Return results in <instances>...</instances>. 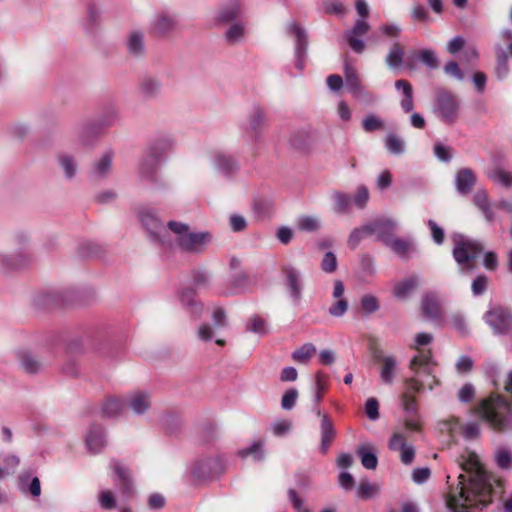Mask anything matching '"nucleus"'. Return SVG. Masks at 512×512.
<instances>
[{
	"mask_svg": "<svg viewBox=\"0 0 512 512\" xmlns=\"http://www.w3.org/2000/svg\"><path fill=\"white\" fill-rule=\"evenodd\" d=\"M477 177L472 169L462 168L455 175V187L459 194L467 195L476 184Z\"/></svg>",
	"mask_w": 512,
	"mask_h": 512,
	"instance_id": "31",
	"label": "nucleus"
},
{
	"mask_svg": "<svg viewBox=\"0 0 512 512\" xmlns=\"http://www.w3.org/2000/svg\"><path fill=\"white\" fill-rule=\"evenodd\" d=\"M179 302L183 310L192 318L199 319L203 313V303L198 299L196 290L185 287L178 292Z\"/></svg>",
	"mask_w": 512,
	"mask_h": 512,
	"instance_id": "14",
	"label": "nucleus"
},
{
	"mask_svg": "<svg viewBox=\"0 0 512 512\" xmlns=\"http://www.w3.org/2000/svg\"><path fill=\"white\" fill-rule=\"evenodd\" d=\"M418 59L430 69L438 67V58L436 53L431 49H423L418 52Z\"/></svg>",
	"mask_w": 512,
	"mask_h": 512,
	"instance_id": "63",
	"label": "nucleus"
},
{
	"mask_svg": "<svg viewBox=\"0 0 512 512\" xmlns=\"http://www.w3.org/2000/svg\"><path fill=\"white\" fill-rule=\"evenodd\" d=\"M327 389L326 376L322 372H317L314 387V403L318 405L323 397V393Z\"/></svg>",
	"mask_w": 512,
	"mask_h": 512,
	"instance_id": "58",
	"label": "nucleus"
},
{
	"mask_svg": "<svg viewBox=\"0 0 512 512\" xmlns=\"http://www.w3.org/2000/svg\"><path fill=\"white\" fill-rule=\"evenodd\" d=\"M174 146V140L169 135H162L152 141L148 153L158 158L161 157Z\"/></svg>",
	"mask_w": 512,
	"mask_h": 512,
	"instance_id": "40",
	"label": "nucleus"
},
{
	"mask_svg": "<svg viewBox=\"0 0 512 512\" xmlns=\"http://www.w3.org/2000/svg\"><path fill=\"white\" fill-rule=\"evenodd\" d=\"M119 118V109L115 105H109L103 110L96 121L107 131L118 122Z\"/></svg>",
	"mask_w": 512,
	"mask_h": 512,
	"instance_id": "46",
	"label": "nucleus"
},
{
	"mask_svg": "<svg viewBox=\"0 0 512 512\" xmlns=\"http://www.w3.org/2000/svg\"><path fill=\"white\" fill-rule=\"evenodd\" d=\"M403 59V47L398 42H394L385 58V63L390 69H399L403 64Z\"/></svg>",
	"mask_w": 512,
	"mask_h": 512,
	"instance_id": "45",
	"label": "nucleus"
},
{
	"mask_svg": "<svg viewBox=\"0 0 512 512\" xmlns=\"http://www.w3.org/2000/svg\"><path fill=\"white\" fill-rule=\"evenodd\" d=\"M476 395L475 386L472 383H465L458 391L457 398L461 403L467 404L474 400Z\"/></svg>",
	"mask_w": 512,
	"mask_h": 512,
	"instance_id": "62",
	"label": "nucleus"
},
{
	"mask_svg": "<svg viewBox=\"0 0 512 512\" xmlns=\"http://www.w3.org/2000/svg\"><path fill=\"white\" fill-rule=\"evenodd\" d=\"M386 247L401 259H409L417 251L416 245L411 238L394 237Z\"/></svg>",
	"mask_w": 512,
	"mask_h": 512,
	"instance_id": "32",
	"label": "nucleus"
},
{
	"mask_svg": "<svg viewBox=\"0 0 512 512\" xmlns=\"http://www.w3.org/2000/svg\"><path fill=\"white\" fill-rule=\"evenodd\" d=\"M17 359L21 368L29 374H36L43 367V363L37 360L29 351L26 350L19 351L17 353Z\"/></svg>",
	"mask_w": 512,
	"mask_h": 512,
	"instance_id": "41",
	"label": "nucleus"
},
{
	"mask_svg": "<svg viewBox=\"0 0 512 512\" xmlns=\"http://www.w3.org/2000/svg\"><path fill=\"white\" fill-rule=\"evenodd\" d=\"M162 83L155 77H144L140 84L139 90L144 99L151 100L158 97L161 92Z\"/></svg>",
	"mask_w": 512,
	"mask_h": 512,
	"instance_id": "36",
	"label": "nucleus"
},
{
	"mask_svg": "<svg viewBox=\"0 0 512 512\" xmlns=\"http://www.w3.org/2000/svg\"><path fill=\"white\" fill-rule=\"evenodd\" d=\"M105 132L106 130L96 120L86 121L75 130L79 141L83 145H92Z\"/></svg>",
	"mask_w": 512,
	"mask_h": 512,
	"instance_id": "20",
	"label": "nucleus"
},
{
	"mask_svg": "<svg viewBox=\"0 0 512 512\" xmlns=\"http://www.w3.org/2000/svg\"><path fill=\"white\" fill-rule=\"evenodd\" d=\"M321 220L317 216L303 215L297 219V228L302 232L313 233L321 228Z\"/></svg>",
	"mask_w": 512,
	"mask_h": 512,
	"instance_id": "48",
	"label": "nucleus"
},
{
	"mask_svg": "<svg viewBox=\"0 0 512 512\" xmlns=\"http://www.w3.org/2000/svg\"><path fill=\"white\" fill-rule=\"evenodd\" d=\"M421 310L423 314L432 320H438L442 316L441 306L436 295L432 293L425 294L421 301Z\"/></svg>",
	"mask_w": 512,
	"mask_h": 512,
	"instance_id": "34",
	"label": "nucleus"
},
{
	"mask_svg": "<svg viewBox=\"0 0 512 512\" xmlns=\"http://www.w3.org/2000/svg\"><path fill=\"white\" fill-rule=\"evenodd\" d=\"M151 395L145 391L130 393L126 399V405L135 415H143L151 408Z\"/></svg>",
	"mask_w": 512,
	"mask_h": 512,
	"instance_id": "26",
	"label": "nucleus"
},
{
	"mask_svg": "<svg viewBox=\"0 0 512 512\" xmlns=\"http://www.w3.org/2000/svg\"><path fill=\"white\" fill-rule=\"evenodd\" d=\"M285 277L289 297L294 305H299L302 301V292L304 288L302 273L292 265H285L282 268Z\"/></svg>",
	"mask_w": 512,
	"mask_h": 512,
	"instance_id": "11",
	"label": "nucleus"
},
{
	"mask_svg": "<svg viewBox=\"0 0 512 512\" xmlns=\"http://www.w3.org/2000/svg\"><path fill=\"white\" fill-rule=\"evenodd\" d=\"M395 89L402 93L403 98L400 101V106L405 113H409L414 108L413 103V88L412 85L404 79L395 81Z\"/></svg>",
	"mask_w": 512,
	"mask_h": 512,
	"instance_id": "35",
	"label": "nucleus"
},
{
	"mask_svg": "<svg viewBox=\"0 0 512 512\" xmlns=\"http://www.w3.org/2000/svg\"><path fill=\"white\" fill-rule=\"evenodd\" d=\"M124 408V403L117 398L109 397L101 405V416L105 418L118 417Z\"/></svg>",
	"mask_w": 512,
	"mask_h": 512,
	"instance_id": "43",
	"label": "nucleus"
},
{
	"mask_svg": "<svg viewBox=\"0 0 512 512\" xmlns=\"http://www.w3.org/2000/svg\"><path fill=\"white\" fill-rule=\"evenodd\" d=\"M213 167L224 176L230 178L239 170L237 160L229 154L218 153L213 158Z\"/></svg>",
	"mask_w": 512,
	"mask_h": 512,
	"instance_id": "30",
	"label": "nucleus"
},
{
	"mask_svg": "<svg viewBox=\"0 0 512 512\" xmlns=\"http://www.w3.org/2000/svg\"><path fill=\"white\" fill-rule=\"evenodd\" d=\"M483 320L495 335H505L512 328V313L502 306H491L483 315Z\"/></svg>",
	"mask_w": 512,
	"mask_h": 512,
	"instance_id": "8",
	"label": "nucleus"
},
{
	"mask_svg": "<svg viewBox=\"0 0 512 512\" xmlns=\"http://www.w3.org/2000/svg\"><path fill=\"white\" fill-rule=\"evenodd\" d=\"M374 357L382 364L380 369L381 381L386 385H392L398 370L396 359L391 355H382L381 352H376Z\"/></svg>",
	"mask_w": 512,
	"mask_h": 512,
	"instance_id": "23",
	"label": "nucleus"
},
{
	"mask_svg": "<svg viewBox=\"0 0 512 512\" xmlns=\"http://www.w3.org/2000/svg\"><path fill=\"white\" fill-rule=\"evenodd\" d=\"M377 493L378 487L375 484L369 482L368 480L361 481L357 489V495L363 499L372 498Z\"/></svg>",
	"mask_w": 512,
	"mask_h": 512,
	"instance_id": "64",
	"label": "nucleus"
},
{
	"mask_svg": "<svg viewBox=\"0 0 512 512\" xmlns=\"http://www.w3.org/2000/svg\"><path fill=\"white\" fill-rule=\"evenodd\" d=\"M504 389L512 395V370L507 375ZM474 411L493 431L512 432V401L503 395L491 393L478 402Z\"/></svg>",
	"mask_w": 512,
	"mask_h": 512,
	"instance_id": "2",
	"label": "nucleus"
},
{
	"mask_svg": "<svg viewBox=\"0 0 512 512\" xmlns=\"http://www.w3.org/2000/svg\"><path fill=\"white\" fill-rule=\"evenodd\" d=\"M57 163L63 171L65 179L72 180L78 170V162L76 158L68 153H59L56 156Z\"/></svg>",
	"mask_w": 512,
	"mask_h": 512,
	"instance_id": "37",
	"label": "nucleus"
},
{
	"mask_svg": "<svg viewBox=\"0 0 512 512\" xmlns=\"http://www.w3.org/2000/svg\"><path fill=\"white\" fill-rule=\"evenodd\" d=\"M101 23V10L95 3H89L86 10V15L81 19V27L84 33L95 38L98 32V28Z\"/></svg>",
	"mask_w": 512,
	"mask_h": 512,
	"instance_id": "21",
	"label": "nucleus"
},
{
	"mask_svg": "<svg viewBox=\"0 0 512 512\" xmlns=\"http://www.w3.org/2000/svg\"><path fill=\"white\" fill-rule=\"evenodd\" d=\"M458 98L446 90H439L435 95L434 113L445 123L453 124L458 118Z\"/></svg>",
	"mask_w": 512,
	"mask_h": 512,
	"instance_id": "7",
	"label": "nucleus"
},
{
	"mask_svg": "<svg viewBox=\"0 0 512 512\" xmlns=\"http://www.w3.org/2000/svg\"><path fill=\"white\" fill-rule=\"evenodd\" d=\"M332 199L334 201L333 210L337 214H346L350 211V204L352 198L343 192L335 191L332 194Z\"/></svg>",
	"mask_w": 512,
	"mask_h": 512,
	"instance_id": "49",
	"label": "nucleus"
},
{
	"mask_svg": "<svg viewBox=\"0 0 512 512\" xmlns=\"http://www.w3.org/2000/svg\"><path fill=\"white\" fill-rule=\"evenodd\" d=\"M452 241L454 244L452 255L456 263L461 267V270L463 272L473 270L474 265L472 261L483 252V245L462 234H454Z\"/></svg>",
	"mask_w": 512,
	"mask_h": 512,
	"instance_id": "5",
	"label": "nucleus"
},
{
	"mask_svg": "<svg viewBox=\"0 0 512 512\" xmlns=\"http://www.w3.org/2000/svg\"><path fill=\"white\" fill-rule=\"evenodd\" d=\"M86 447L91 454L100 453L107 445L106 434L101 426L93 425L86 435Z\"/></svg>",
	"mask_w": 512,
	"mask_h": 512,
	"instance_id": "27",
	"label": "nucleus"
},
{
	"mask_svg": "<svg viewBox=\"0 0 512 512\" xmlns=\"http://www.w3.org/2000/svg\"><path fill=\"white\" fill-rule=\"evenodd\" d=\"M370 29V25L363 19L356 20L352 29L345 32V38L350 48L355 53H362L365 49V43L359 37L364 36Z\"/></svg>",
	"mask_w": 512,
	"mask_h": 512,
	"instance_id": "19",
	"label": "nucleus"
},
{
	"mask_svg": "<svg viewBox=\"0 0 512 512\" xmlns=\"http://www.w3.org/2000/svg\"><path fill=\"white\" fill-rule=\"evenodd\" d=\"M110 467L113 469L115 477L114 481L119 486L121 492L130 496L133 494V480L130 469L122 464L120 461L112 459Z\"/></svg>",
	"mask_w": 512,
	"mask_h": 512,
	"instance_id": "17",
	"label": "nucleus"
},
{
	"mask_svg": "<svg viewBox=\"0 0 512 512\" xmlns=\"http://www.w3.org/2000/svg\"><path fill=\"white\" fill-rule=\"evenodd\" d=\"M253 212L258 219L269 218L274 212V203L271 199H255Z\"/></svg>",
	"mask_w": 512,
	"mask_h": 512,
	"instance_id": "47",
	"label": "nucleus"
},
{
	"mask_svg": "<svg viewBox=\"0 0 512 512\" xmlns=\"http://www.w3.org/2000/svg\"><path fill=\"white\" fill-rule=\"evenodd\" d=\"M18 489L23 494H30L33 498L41 495V483L38 477H32L31 471H23L17 479Z\"/></svg>",
	"mask_w": 512,
	"mask_h": 512,
	"instance_id": "28",
	"label": "nucleus"
},
{
	"mask_svg": "<svg viewBox=\"0 0 512 512\" xmlns=\"http://www.w3.org/2000/svg\"><path fill=\"white\" fill-rule=\"evenodd\" d=\"M434 362L429 351H420L419 355H415L409 364V368L413 375L404 379V392L415 396L424 390V383L420 380V376L427 375L432 378V382L428 384L429 390H433L434 385H438L439 381L433 373Z\"/></svg>",
	"mask_w": 512,
	"mask_h": 512,
	"instance_id": "4",
	"label": "nucleus"
},
{
	"mask_svg": "<svg viewBox=\"0 0 512 512\" xmlns=\"http://www.w3.org/2000/svg\"><path fill=\"white\" fill-rule=\"evenodd\" d=\"M223 470V460L219 456L199 459L192 470L195 477L205 479L220 474Z\"/></svg>",
	"mask_w": 512,
	"mask_h": 512,
	"instance_id": "15",
	"label": "nucleus"
},
{
	"mask_svg": "<svg viewBox=\"0 0 512 512\" xmlns=\"http://www.w3.org/2000/svg\"><path fill=\"white\" fill-rule=\"evenodd\" d=\"M357 455L361 458V463L364 468L374 470L378 465V458L376 450L370 445H361L357 448Z\"/></svg>",
	"mask_w": 512,
	"mask_h": 512,
	"instance_id": "42",
	"label": "nucleus"
},
{
	"mask_svg": "<svg viewBox=\"0 0 512 512\" xmlns=\"http://www.w3.org/2000/svg\"><path fill=\"white\" fill-rule=\"evenodd\" d=\"M127 54L134 59H141L146 55L145 34L140 29L130 30L125 38Z\"/></svg>",
	"mask_w": 512,
	"mask_h": 512,
	"instance_id": "16",
	"label": "nucleus"
},
{
	"mask_svg": "<svg viewBox=\"0 0 512 512\" xmlns=\"http://www.w3.org/2000/svg\"><path fill=\"white\" fill-rule=\"evenodd\" d=\"M289 145L296 150H304L310 143V132L306 128L296 129L291 132Z\"/></svg>",
	"mask_w": 512,
	"mask_h": 512,
	"instance_id": "44",
	"label": "nucleus"
},
{
	"mask_svg": "<svg viewBox=\"0 0 512 512\" xmlns=\"http://www.w3.org/2000/svg\"><path fill=\"white\" fill-rule=\"evenodd\" d=\"M238 454L241 458L251 456L255 461H262L264 459L263 442L255 441L249 447L239 450Z\"/></svg>",
	"mask_w": 512,
	"mask_h": 512,
	"instance_id": "53",
	"label": "nucleus"
},
{
	"mask_svg": "<svg viewBox=\"0 0 512 512\" xmlns=\"http://www.w3.org/2000/svg\"><path fill=\"white\" fill-rule=\"evenodd\" d=\"M177 26L175 15L168 12H160L155 15L151 27L152 30L160 36H166L173 32Z\"/></svg>",
	"mask_w": 512,
	"mask_h": 512,
	"instance_id": "29",
	"label": "nucleus"
},
{
	"mask_svg": "<svg viewBox=\"0 0 512 512\" xmlns=\"http://www.w3.org/2000/svg\"><path fill=\"white\" fill-rule=\"evenodd\" d=\"M488 177L495 183H498L506 188L512 187V174L504 171L501 168H497L492 172H489Z\"/></svg>",
	"mask_w": 512,
	"mask_h": 512,
	"instance_id": "56",
	"label": "nucleus"
},
{
	"mask_svg": "<svg viewBox=\"0 0 512 512\" xmlns=\"http://www.w3.org/2000/svg\"><path fill=\"white\" fill-rule=\"evenodd\" d=\"M159 162L160 160L158 158L147 153L138 165L139 177L150 183H158L160 181V177L157 172Z\"/></svg>",
	"mask_w": 512,
	"mask_h": 512,
	"instance_id": "24",
	"label": "nucleus"
},
{
	"mask_svg": "<svg viewBox=\"0 0 512 512\" xmlns=\"http://www.w3.org/2000/svg\"><path fill=\"white\" fill-rule=\"evenodd\" d=\"M461 434L466 440H474L481 435V426L477 422H468L461 428Z\"/></svg>",
	"mask_w": 512,
	"mask_h": 512,
	"instance_id": "61",
	"label": "nucleus"
},
{
	"mask_svg": "<svg viewBox=\"0 0 512 512\" xmlns=\"http://www.w3.org/2000/svg\"><path fill=\"white\" fill-rule=\"evenodd\" d=\"M316 353V347L312 343H305L292 352V359L298 363H307Z\"/></svg>",
	"mask_w": 512,
	"mask_h": 512,
	"instance_id": "52",
	"label": "nucleus"
},
{
	"mask_svg": "<svg viewBox=\"0 0 512 512\" xmlns=\"http://www.w3.org/2000/svg\"><path fill=\"white\" fill-rule=\"evenodd\" d=\"M115 159V151L111 148L105 149L92 162L88 171L90 180L100 182L106 180L113 171V162Z\"/></svg>",
	"mask_w": 512,
	"mask_h": 512,
	"instance_id": "10",
	"label": "nucleus"
},
{
	"mask_svg": "<svg viewBox=\"0 0 512 512\" xmlns=\"http://www.w3.org/2000/svg\"><path fill=\"white\" fill-rule=\"evenodd\" d=\"M397 222L393 219H378L365 225L367 235L375 234L377 240L387 246L394 238Z\"/></svg>",
	"mask_w": 512,
	"mask_h": 512,
	"instance_id": "12",
	"label": "nucleus"
},
{
	"mask_svg": "<svg viewBox=\"0 0 512 512\" xmlns=\"http://www.w3.org/2000/svg\"><path fill=\"white\" fill-rule=\"evenodd\" d=\"M240 15V4L237 0L229 2L223 7L218 15V19L222 23H229Z\"/></svg>",
	"mask_w": 512,
	"mask_h": 512,
	"instance_id": "50",
	"label": "nucleus"
},
{
	"mask_svg": "<svg viewBox=\"0 0 512 512\" xmlns=\"http://www.w3.org/2000/svg\"><path fill=\"white\" fill-rule=\"evenodd\" d=\"M417 279L415 277L407 278L395 285L394 295L397 298H406L416 287Z\"/></svg>",
	"mask_w": 512,
	"mask_h": 512,
	"instance_id": "55",
	"label": "nucleus"
},
{
	"mask_svg": "<svg viewBox=\"0 0 512 512\" xmlns=\"http://www.w3.org/2000/svg\"><path fill=\"white\" fill-rule=\"evenodd\" d=\"M252 137L255 141H259L263 129L267 126V117L263 108L258 105H254L247 115Z\"/></svg>",
	"mask_w": 512,
	"mask_h": 512,
	"instance_id": "22",
	"label": "nucleus"
},
{
	"mask_svg": "<svg viewBox=\"0 0 512 512\" xmlns=\"http://www.w3.org/2000/svg\"><path fill=\"white\" fill-rule=\"evenodd\" d=\"M257 284L256 275L236 272L230 280L228 294H238L251 291Z\"/></svg>",
	"mask_w": 512,
	"mask_h": 512,
	"instance_id": "25",
	"label": "nucleus"
},
{
	"mask_svg": "<svg viewBox=\"0 0 512 512\" xmlns=\"http://www.w3.org/2000/svg\"><path fill=\"white\" fill-rule=\"evenodd\" d=\"M244 33V26L240 23H234L225 31L224 38L228 44L235 45L242 41Z\"/></svg>",
	"mask_w": 512,
	"mask_h": 512,
	"instance_id": "54",
	"label": "nucleus"
},
{
	"mask_svg": "<svg viewBox=\"0 0 512 512\" xmlns=\"http://www.w3.org/2000/svg\"><path fill=\"white\" fill-rule=\"evenodd\" d=\"M473 202L475 206H477V208L482 212L486 221L492 222L494 220L495 213L492 210L486 190L478 189L473 196Z\"/></svg>",
	"mask_w": 512,
	"mask_h": 512,
	"instance_id": "39",
	"label": "nucleus"
},
{
	"mask_svg": "<svg viewBox=\"0 0 512 512\" xmlns=\"http://www.w3.org/2000/svg\"><path fill=\"white\" fill-rule=\"evenodd\" d=\"M320 435L321 442L319 446V451L321 454H326L336 435L334 425L330 418L328 417V415L326 414L322 415L320 424Z\"/></svg>",
	"mask_w": 512,
	"mask_h": 512,
	"instance_id": "33",
	"label": "nucleus"
},
{
	"mask_svg": "<svg viewBox=\"0 0 512 512\" xmlns=\"http://www.w3.org/2000/svg\"><path fill=\"white\" fill-rule=\"evenodd\" d=\"M495 55H496V65H495V75L498 80L502 81L506 79L510 72V67L508 64V53L501 46H495Z\"/></svg>",
	"mask_w": 512,
	"mask_h": 512,
	"instance_id": "38",
	"label": "nucleus"
},
{
	"mask_svg": "<svg viewBox=\"0 0 512 512\" xmlns=\"http://www.w3.org/2000/svg\"><path fill=\"white\" fill-rule=\"evenodd\" d=\"M287 34L295 38V67L302 71L305 66L308 48V36L303 27L296 21L286 25Z\"/></svg>",
	"mask_w": 512,
	"mask_h": 512,
	"instance_id": "9",
	"label": "nucleus"
},
{
	"mask_svg": "<svg viewBox=\"0 0 512 512\" xmlns=\"http://www.w3.org/2000/svg\"><path fill=\"white\" fill-rule=\"evenodd\" d=\"M344 72L346 89L352 94L355 90L361 87L360 80L357 73L348 65L345 66Z\"/></svg>",
	"mask_w": 512,
	"mask_h": 512,
	"instance_id": "59",
	"label": "nucleus"
},
{
	"mask_svg": "<svg viewBox=\"0 0 512 512\" xmlns=\"http://www.w3.org/2000/svg\"><path fill=\"white\" fill-rule=\"evenodd\" d=\"M138 218L147 230L149 238L153 243L165 248H172L173 242L169 235L170 231L151 209L142 208L138 213Z\"/></svg>",
	"mask_w": 512,
	"mask_h": 512,
	"instance_id": "6",
	"label": "nucleus"
},
{
	"mask_svg": "<svg viewBox=\"0 0 512 512\" xmlns=\"http://www.w3.org/2000/svg\"><path fill=\"white\" fill-rule=\"evenodd\" d=\"M32 256L26 250H20L14 254L0 253V270L8 272L22 269L30 265Z\"/></svg>",
	"mask_w": 512,
	"mask_h": 512,
	"instance_id": "18",
	"label": "nucleus"
},
{
	"mask_svg": "<svg viewBox=\"0 0 512 512\" xmlns=\"http://www.w3.org/2000/svg\"><path fill=\"white\" fill-rule=\"evenodd\" d=\"M460 465L465 474L460 473L457 485L450 487L446 505L450 512H479L492 502L491 480L480 467L475 453Z\"/></svg>",
	"mask_w": 512,
	"mask_h": 512,
	"instance_id": "1",
	"label": "nucleus"
},
{
	"mask_svg": "<svg viewBox=\"0 0 512 512\" xmlns=\"http://www.w3.org/2000/svg\"><path fill=\"white\" fill-rule=\"evenodd\" d=\"M362 128L365 132L371 133L384 128V122L374 114L366 116L362 120Z\"/></svg>",
	"mask_w": 512,
	"mask_h": 512,
	"instance_id": "60",
	"label": "nucleus"
},
{
	"mask_svg": "<svg viewBox=\"0 0 512 512\" xmlns=\"http://www.w3.org/2000/svg\"><path fill=\"white\" fill-rule=\"evenodd\" d=\"M385 147L393 155H401L405 152L404 140L394 133L385 136Z\"/></svg>",
	"mask_w": 512,
	"mask_h": 512,
	"instance_id": "51",
	"label": "nucleus"
},
{
	"mask_svg": "<svg viewBox=\"0 0 512 512\" xmlns=\"http://www.w3.org/2000/svg\"><path fill=\"white\" fill-rule=\"evenodd\" d=\"M400 399L402 408L405 412L404 428L411 432L419 431L421 423L415 396L408 393H402Z\"/></svg>",
	"mask_w": 512,
	"mask_h": 512,
	"instance_id": "13",
	"label": "nucleus"
},
{
	"mask_svg": "<svg viewBox=\"0 0 512 512\" xmlns=\"http://www.w3.org/2000/svg\"><path fill=\"white\" fill-rule=\"evenodd\" d=\"M167 228L175 238V240L172 241V247L177 246L180 250L187 253H201L212 241L211 233L207 231H191L189 225L183 222L169 221L167 223Z\"/></svg>",
	"mask_w": 512,
	"mask_h": 512,
	"instance_id": "3",
	"label": "nucleus"
},
{
	"mask_svg": "<svg viewBox=\"0 0 512 512\" xmlns=\"http://www.w3.org/2000/svg\"><path fill=\"white\" fill-rule=\"evenodd\" d=\"M495 461L501 469H510L512 466V453L507 448H499L495 452Z\"/></svg>",
	"mask_w": 512,
	"mask_h": 512,
	"instance_id": "57",
	"label": "nucleus"
}]
</instances>
